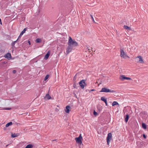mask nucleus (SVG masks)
<instances>
[{"label": "nucleus", "instance_id": "12", "mask_svg": "<svg viewBox=\"0 0 148 148\" xmlns=\"http://www.w3.org/2000/svg\"><path fill=\"white\" fill-rule=\"evenodd\" d=\"M112 106H116V107H117L119 106V105L117 102L116 101H114L112 103Z\"/></svg>", "mask_w": 148, "mask_h": 148}, {"label": "nucleus", "instance_id": "1", "mask_svg": "<svg viewBox=\"0 0 148 148\" xmlns=\"http://www.w3.org/2000/svg\"><path fill=\"white\" fill-rule=\"evenodd\" d=\"M68 45L74 48L78 45L77 43L74 40H73L71 37L69 38Z\"/></svg>", "mask_w": 148, "mask_h": 148}, {"label": "nucleus", "instance_id": "26", "mask_svg": "<svg viewBox=\"0 0 148 148\" xmlns=\"http://www.w3.org/2000/svg\"><path fill=\"white\" fill-rule=\"evenodd\" d=\"M112 92L115 93V94L114 95L116 96H118V94L115 91H114V90H112Z\"/></svg>", "mask_w": 148, "mask_h": 148}, {"label": "nucleus", "instance_id": "28", "mask_svg": "<svg viewBox=\"0 0 148 148\" xmlns=\"http://www.w3.org/2000/svg\"><path fill=\"white\" fill-rule=\"evenodd\" d=\"M93 114H94V115L95 116H97L98 114L97 113V112H95V110H94V111Z\"/></svg>", "mask_w": 148, "mask_h": 148}, {"label": "nucleus", "instance_id": "43", "mask_svg": "<svg viewBox=\"0 0 148 148\" xmlns=\"http://www.w3.org/2000/svg\"><path fill=\"white\" fill-rule=\"evenodd\" d=\"M8 145H6V146H7Z\"/></svg>", "mask_w": 148, "mask_h": 148}, {"label": "nucleus", "instance_id": "11", "mask_svg": "<svg viewBox=\"0 0 148 148\" xmlns=\"http://www.w3.org/2000/svg\"><path fill=\"white\" fill-rule=\"evenodd\" d=\"M71 107L69 106L68 105L66 106L65 111L66 113H69L70 111L69 109Z\"/></svg>", "mask_w": 148, "mask_h": 148}, {"label": "nucleus", "instance_id": "10", "mask_svg": "<svg viewBox=\"0 0 148 148\" xmlns=\"http://www.w3.org/2000/svg\"><path fill=\"white\" fill-rule=\"evenodd\" d=\"M125 118V121L126 123H127L129 120V115L128 114H126L124 116Z\"/></svg>", "mask_w": 148, "mask_h": 148}, {"label": "nucleus", "instance_id": "30", "mask_svg": "<svg viewBox=\"0 0 148 148\" xmlns=\"http://www.w3.org/2000/svg\"><path fill=\"white\" fill-rule=\"evenodd\" d=\"M143 137L145 138V139H146L147 138V136H146V135H145V134H143Z\"/></svg>", "mask_w": 148, "mask_h": 148}, {"label": "nucleus", "instance_id": "24", "mask_svg": "<svg viewBox=\"0 0 148 148\" xmlns=\"http://www.w3.org/2000/svg\"><path fill=\"white\" fill-rule=\"evenodd\" d=\"M140 114L144 115H147V112H146L145 111H143L142 112H141Z\"/></svg>", "mask_w": 148, "mask_h": 148}, {"label": "nucleus", "instance_id": "2", "mask_svg": "<svg viewBox=\"0 0 148 148\" xmlns=\"http://www.w3.org/2000/svg\"><path fill=\"white\" fill-rule=\"evenodd\" d=\"M85 81V80L83 79L79 82V85L82 89L84 88V86L86 85Z\"/></svg>", "mask_w": 148, "mask_h": 148}, {"label": "nucleus", "instance_id": "23", "mask_svg": "<svg viewBox=\"0 0 148 148\" xmlns=\"http://www.w3.org/2000/svg\"><path fill=\"white\" fill-rule=\"evenodd\" d=\"M17 40H16V41L13 42L12 43L11 45L12 47H14V45H15V44L16 43Z\"/></svg>", "mask_w": 148, "mask_h": 148}, {"label": "nucleus", "instance_id": "7", "mask_svg": "<svg viewBox=\"0 0 148 148\" xmlns=\"http://www.w3.org/2000/svg\"><path fill=\"white\" fill-rule=\"evenodd\" d=\"M139 59V60H138V61H137V62H139L140 63H143L144 62L141 56H138L136 57V59Z\"/></svg>", "mask_w": 148, "mask_h": 148}, {"label": "nucleus", "instance_id": "36", "mask_svg": "<svg viewBox=\"0 0 148 148\" xmlns=\"http://www.w3.org/2000/svg\"><path fill=\"white\" fill-rule=\"evenodd\" d=\"M0 24H2L1 21V19L0 18Z\"/></svg>", "mask_w": 148, "mask_h": 148}, {"label": "nucleus", "instance_id": "16", "mask_svg": "<svg viewBox=\"0 0 148 148\" xmlns=\"http://www.w3.org/2000/svg\"><path fill=\"white\" fill-rule=\"evenodd\" d=\"M27 27L25 28L24 29L21 33L20 36H22L23 35L25 32L27 30Z\"/></svg>", "mask_w": 148, "mask_h": 148}, {"label": "nucleus", "instance_id": "20", "mask_svg": "<svg viewBox=\"0 0 148 148\" xmlns=\"http://www.w3.org/2000/svg\"><path fill=\"white\" fill-rule=\"evenodd\" d=\"M33 147V145L32 144H29L27 145L25 148H32Z\"/></svg>", "mask_w": 148, "mask_h": 148}, {"label": "nucleus", "instance_id": "25", "mask_svg": "<svg viewBox=\"0 0 148 148\" xmlns=\"http://www.w3.org/2000/svg\"><path fill=\"white\" fill-rule=\"evenodd\" d=\"M36 41L37 43L40 42L41 41V40L40 38H38L36 39Z\"/></svg>", "mask_w": 148, "mask_h": 148}, {"label": "nucleus", "instance_id": "35", "mask_svg": "<svg viewBox=\"0 0 148 148\" xmlns=\"http://www.w3.org/2000/svg\"><path fill=\"white\" fill-rule=\"evenodd\" d=\"M11 109V108H6L5 109L6 110H9Z\"/></svg>", "mask_w": 148, "mask_h": 148}, {"label": "nucleus", "instance_id": "41", "mask_svg": "<svg viewBox=\"0 0 148 148\" xmlns=\"http://www.w3.org/2000/svg\"><path fill=\"white\" fill-rule=\"evenodd\" d=\"M94 89H92V90H91V91H94Z\"/></svg>", "mask_w": 148, "mask_h": 148}, {"label": "nucleus", "instance_id": "27", "mask_svg": "<svg viewBox=\"0 0 148 148\" xmlns=\"http://www.w3.org/2000/svg\"><path fill=\"white\" fill-rule=\"evenodd\" d=\"M49 75H47L46 76L44 79V80H46L47 79H48V78L49 77Z\"/></svg>", "mask_w": 148, "mask_h": 148}, {"label": "nucleus", "instance_id": "42", "mask_svg": "<svg viewBox=\"0 0 148 148\" xmlns=\"http://www.w3.org/2000/svg\"><path fill=\"white\" fill-rule=\"evenodd\" d=\"M115 93H114V94H113V95H115Z\"/></svg>", "mask_w": 148, "mask_h": 148}, {"label": "nucleus", "instance_id": "6", "mask_svg": "<svg viewBox=\"0 0 148 148\" xmlns=\"http://www.w3.org/2000/svg\"><path fill=\"white\" fill-rule=\"evenodd\" d=\"M111 140V132L109 133L108 134V136L107 138V144L108 145H109V142H110V140Z\"/></svg>", "mask_w": 148, "mask_h": 148}, {"label": "nucleus", "instance_id": "21", "mask_svg": "<svg viewBox=\"0 0 148 148\" xmlns=\"http://www.w3.org/2000/svg\"><path fill=\"white\" fill-rule=\"evenodd\" d=\"M12 125V122H10L8 123H7L5 125V127H8L9 126H10Z\"/></svg>", "mask_w": 148, "mask_h": 148}, {"label": "nucleus", "instance_id": "13", "mask_svg": "<svg viewBox=\"0 0 148 148\" xmlns=\"http://www.w3.org/2000/svg\"><path fill=\"white\" fill-rule=\"evenodd\" d=\"M50 54V51H48L47 53L45 55V57H44V59L46 60L48 58Z\"/></svg>", "mask_w": 148, "mask_h": 148}, {"label": "nucleus", "instance_id": "29", "mask_svg": "<svg viewBox=\"0 0 148 148\" xmlns=\"http://www.w3.org/2000/svg\"><path fill=\"white\" fill-rule=\"evenodd\" d=\"M90 16H91V19L92 21L94 22H95V21L94 20V18H93V17L91 15H90Z\"/></svg>", "mask_w": 148, "mask_h": 148}, {"label": "nucleus", "instance_id": "4", "mask_svg": "<svg viewBox=\"0 0 148 148\" xmlns=\"http://www.w3.org/2000/svg\"><path fill=\"white\" fill-rule=\"evenodd\" d=\"M82 139V136L81 134H80L78 137L75 138V140L76 142L78 143H81L82 141L81 139Z\"/></svg>", "mask_w": 148, "mask_h": 148}, {"label": "nucleus", "instance_id": "17", "mask_svg": "<svg viewBox=\"0 0 148 148\" xmlns=\"http://www.w3.org/2000/svg\"><path fill=\"white\" fill-rule=\"evenodd\" d=\"M19 135L18 134H11V137L12 138H14L18 136Z\"/></svg>", "mask_w": 148, "mask_h": 148}, {"label": "nucleus", "instance_id": "37", "mask_svg": "<svg viewBox=\"0 0 148 148\" xmlns=\"http://www.w3.org/2000/svg\"><path fill=\"white\" fill-rule=\"evenodd\" d=\"M91 50L92 51H93V49L92 48H91Z\"/></svg>", "mask_w": 148, "mask_h": 148}, {"label": "nucleus", "instance_id": "39", "mask_svg": "<svg viewBox=\"0 0 148 148\" xmlns=\"http://www.w3.org/2000/svg\"><path fill=\"white\" fill-rule=\"evenodd\" d=\"M88 51H90V49H88Z\"/></svg>", "mask_w": 148, "mask_h": 148}, {"label": "nucleus", "instance_id": "9", "mask_svg": "<svg viewBox=\"0 0 148 148\" xmlns=\"http://www.w3.org/2000/svg\"><path fill=\"white\" fill-rule=\"evenodd\" d=\"M4 57L8 60H10L11 58V54L10 53H8L4 56Z\"/></svg>", "mask_w": 148, "mask_h": 148}, {"label": "nucleus", "instance_id": "19", "mask_svg": "<svg viewBox=\"0 0 148 148\" xmlns=\"http://www.w3.org/2000/svg\"><path fill=\"white\" fill-rule=\"evenodd\" d=\"M142 127L145 130L147 129V125L145 123H143Z\"/></svg>", "mask_w": 148, "mask_h": 148}, {"label": "nucleus", "instance_id": "38", "mask_svg": "<svg viewBox=\"0 0 148 148\" xmlns=\"http://www.w3.org/2000/svg\"><path fill=\"white\" fill-rule=\"evenodd\" d=\"M28 43L30 45V42L29 41H28Z\"/></svg>", "mask_w": 148, "mask_h": 148}, {"label": "nucleus", "instance_id": "33", "mask_svg": "<svg viewBox=\"0 0 148 148\" xmlns=\"http://www.w3.org/2000/svg\"><path fill=\"white\" fill-rule=\"evenodd\" d=\"M12 72L14 74L15 73H16V71L15 70H14Z\"/></svg>", "mask_w": 148, "mask_h": 148}, {"label": "nucleus", "instance_id": "31", "mask_svg": "<svg viewBox=\"0 0 148 148\" xmlns=\"http://www.w3.org/2000/svg\"><path fill=\"white\" fill-rule=\"evenodd\" d=\"M126 79L128 80H132V79L130 77H126Z\"/></svg>", "mask_w": 148, "mask_h": 148}, {"label": "nucleus", "instance_id": "32", "mask_svg": "<svg viewBox=\"0 0 148 148\" xmlns=\"http://www.w3.org/2000/svg\"><path fill=\"white\" fill-rule=\"evenodd\" d=\"M125 57L124 58H125L126 57H127L128 58H130V57L129 56H127L126 54H125V55L124 56Z\"/></svg>", "mask_w": 148, "mask_h": 148}, {"label": "nucleus", "instance_id": "18", "mask_svg": "<svg viewBox=\"0 0 148 148\" xmlns=\"http://www.w3.org/2000/svg\"><path fill=\"white\" fill-rule=\"evenodd\" d=\"M123 27L124 29H127V30H130L131 29V28L130 27L126 25H124Z\"/></svg>", "mask_w": 148, "mask_h": 148}, {"label": "nucleus", "instance_id": "5", "mask_svg": "<svg viewBox=\"0 0 148 148\" xmlns=\"http://www.w3.org/2000/svg\"><path fill=\"white\" fill-rule=\"evenodd\" d=\"M111 91L109 89L107 88H102L101 91H99L100 92H110Z\"/></svg>", "mask_w": 148, "mask_h": 148}, {"label": "nucleus", "instance_id": "34", "mask_svg": "<svg viewBox=\"0 0 148 148\" xmlns=\"http://www.w3.org/2000/svg\"><path fill=\"white\" fill-rule=\"evenodd\" d=\"M20 36V34L19 36H18V39H17V40L19 39V38H20L22 36Z\"/></svg>", "mask_w": 148, "mask_h": 148}, {"label": "nucleus", "instance_id": "8", "mask_svg": "<svg viewBox=\"0 0 148 148\" xmlns=\"http://www.w3.org/2000/svg\"><path fill=\"white\" fill-rule=\"evenodd\" d=\"M125 55V53L123 51V50L122 49H121L120 50V56L121 57H123V58H125V57L124 56Z\"/></svg>", "mask_w": 148, "mask_h": 148}, {"label": "nucleus", "instance_id": "15", "mask_svg": "<svg viewBox=\"0 0 148 148\" xmlns=\"http://www.w3.org/2000/svg\"><path fill=\"white\" fill-rule=\"evenodd\" d=\"M101 99L102 101H103L106 103V105H107V100L104 97H101Z\"/></svg>", "mask_w": 148, "mask_h": 148}, {"label": "nucleus", "instance_id": "22", "mask_svg": "<svg viewBox=\"0 0 148 148\" xmlns=\"http://www.w3.org/2000/svg\"><path fill=\"white\" fill-rule=\"evenodd\" d=\"M45 97L47 98L48 99H50L51 98V96L48 94H47L46 95Z\"/></svg>", "mask_w": 148, "mask_h": 148}, {"label": "nucleus", "instance_id": "40", "mask_svg": "<svg viewBox=\"0 0 148 148\" xmlns=\"http://www.w3.org/2000/svg\"><path fill=\"white\" fill-rule=\"evenodd\" d=\"M56 140H52V141H55Z\"/></svg>", "mask_w": 148, "mask_h": 148}, {"label": "nucleus", "instance_id": "3", "mask_svg": "<svg viewBox=\"0 0 148 148\" xmlns=\"http://www.w3.org/2000/svg\"><path fill=\"white\" fill-rule=\"evenodd\" d=\"M74 49L75 48L68 45V46L66 48V55H68L70 52H71L72 50H74Z\"/></svg>", "mask_w": 148, "mask_h": 148}, {"label": "nucleus", "instance_id": "14", "mask_svg": "<svg viewBox=\"0 0 148 148\" xmlns=\"http://www.w3.org/2000/svg\"><path fill=\"white\" fill-rule=\"evenodd\" d=\"M126 77L125 75H122L120 76L119 78L121 80L123 81L126 79Z\"/></svg>", "mask_w": 148, "mask_h": 148}]
</instances>
